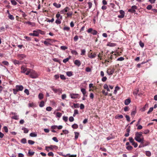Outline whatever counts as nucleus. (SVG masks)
Instances as JSON below:
<instances>
[{
  "label": "nucleus",
  "mask_w": 157,
  "mask_h": 157,
  "mask_svg": "<svg viewBox=\"0 0 157 157\" xmlns=\"http://www.w3.org/2000/svg\"><path fill=\"white\" fill-rule=\"evenodd\" d=\"M142 134L143 133L142 132H136L135 134V136L134 139L136 141L139 143H142V142L144 140V138L143 137L141 138L143 136Z\"/></svg>",
  "instance_id": "nucleus-1"
},
{
  "label": "nucleus",
  "mask_w": 157,
  "mask_h": 157,
  "mask_svg": "<svg viewBox=\"0 0 157 157\" xmlns=\"http://www.w3.org/2000/svg\"><path fill=\"white\" fill-rule=\"evenodd\" d=\"M38 77L37 73L33 70H32L31 73L29 75V77L33 78H36Z\"/></svg>",
  "instance_id": "nucleus-2"
},
{
  "label": "nucleus",
  "mask_w": 157,
  "mask_h": 157,
  "mask_svg": "<svg viewBox=\"0 0 157 157\" xmlns=\"http://www.w3.org/2000/svg\"><path fill=\"white\" fill-rule=\"evenodd\" d=\"M40 29H37L36 30H33V33H31L29 34V35L34 36H39V32L40 31Z\"/></svg>",
  "instance_id": "nucleus-3"
},
{
  "label": "nucleus",
  "mask_w": 157,
  "mask_h": 157,
  "mask_svg": "<svg viewBox=\"0 0 157 157\" xmlns=\"http://www.w3.org/2000/svg\"><path fill=\"white\" fill-rule=\"evenodd\" d=\"M87 32L89 33H91V34L94 35H97L98 33L96 30L93 29L92 28L89 29Z\"/></svg>",
  "instance_id": "nucleus-4"
},
{
  "label": "nucleus",
  "mask_w": 157,
  "mask_h": 157,
  "mask_svg": "<svg viewBox=\"0 0 157 157\" xmlns=\"http://www.w3.org/2000/svg\"><path fill=\"white\" fill-rule=\"evenodd\" d=\"M137 9V7L134 5L132 6L131 8L129 9L128 10V12L131 13H134L136 12V10Z\"/></svg>",
  "instance_id": "nucleus-5"
},
{
  "label": "nucleus",
  "mask_w": 157,
  "mask_h": 157,
  "mask_svg": "<svg viewBox=\"0 0 157 157\" xmlns=\"http://www.w3.org/2000/svg\"><path fill=\"white\" fill-rule=\"evenodd\" d=\"M46 148H49L50 150L52 151L53 149L57 150L58 149V147L55 145H50L49 146H46Z\"/></svg>",
  "instance_id": "nucleus-6"
},
{
  "label": "nucleus",
  "mask_w": 157,
  "mask_h": 157,
  "mask_svg": "<svg viewBox=\"0 0 157 157\" xmlns=\"http://www.w3.org/2000/svg\"><path fill=\"white\" fill-rule=\"evenodd\" d=\"M17 57L19 59L22 60L26 57V56L24 54H20L17 55Z\"/></svg>",
  "instance_id": "nucleus-7"
},
{
  "label": "nucleus",
  "mask_w": 157,
  "mask_h": 157,
  "mask_svg": "<svg viewBox=\"0 0 157 157\" xmlns=\"http://www.w3.org/2000/svg\"><path fill=\"white\" fill-rule=\"evenodd\" d=\"M119 13L121 15L118 16V17L119 18H122L124 17L125 15V13L122 10H121L119 11Z\"/></svg>",
  "instance_id": "nucleus-8"
},
{
  "label": "nucleus",
  "mask_w": 157,
  "mask_h": 157,
  "mask_svg": "<svg viewBox=\"0 0 157 157\" xmlns=\"http://www.w3.org/2000/svg\"><path fill=\"white\" fill-rule=\"evenodd\" d=\"M50 88L55 93H56L58 92H60V93H61L62 89H55L54 88L53 86H51Z\"/></svg>",
  "instance_id": "nucleus-9"
},
{
  "label": "nucleus",
  "mask_w": 157,
  "mask_h": 157,
  "mask_svg": "<svg viewBox=\"0 0 157 157\" xmlns=\"http://www.w3.org/2000/svg\"><path fill=\"white\" fill-rule=\"evenodd\" d=\"M79 95V94H78L71 93L70 94V97L72 99L77 98Z\"/></svg>",
  "instance_id": "nucleus-10"
},
{
  "label": "nucleus",
  "mask_w": 157,
  "mask_h": 157,
  "mask_svg": "<svg viewBox=\"0 0 157 157\" xmlns=\"http://www.w3.org/2000/svg\"><path fill=\"white\" fill-rule=\"evenodd\" d=\"M28 68L25 67L24 66H22L21 68V72L22 73H25L27 70Z\"/></svg>",
  "instance_id": "nucleus-11"
},
{
  "label": "nucleus",
  "mask_w": 157,
  "mask_h": 157,
  "mask_svg": "<svg viewBox=\"0 0 157 157\" xmlns=\"http://www.w3.org/2000/svg\"><path fill=\"white\" fill-rule=\"evenodd\" d=\"M70 10V8L67 7H66L63 10L60 11L61 13L64 14L66 12L69 11Z\"/></svg>",
  "instance_id": "nucleus-12"
},
{
  "label": "nucleus",
  "mask_w": 157,
  "mask_h": 157,
  "mask_svg": "<svg viewBox=\"0 0 157 157\" xmlns=\"http://www.w3.org/2000/svg\"><path fill=\"white\" fill-rule=\"evenodd\" d=\"M16 88L19 91H22L23 89V87L21 85H17L16 86Z\"/></svg>",
  "instance_id": "nucleus-13"
},
{
  "label": "nucleus",
  "mask_w": 157,
  "mask_h": 157,
  "mask_svg": "<svg viewBox=\"0 0 157 157\" xmlns=\"http://www.w3.org/2000/svg\"><path fill=\"white\" fill-rule=\"evenodd\" d=\"M130 130V126H128L126 129V132L127 133L124 134V136L125 137H128L129 135V132Z\"/></svg>",
  "instance_id": "nucleus-14"
},
{
  "label": "nucleus",
  "mask_w": 157,
  "mask_h": 157,
  "mask_svg": "<svg viewBox=\"0 0 157 157\" xmlns=\"http://www.w3.org/2000/svg\"><path fill=\"white\" fill-rule=\"evenodd\" d=\"M25 24H28L29 25H31L32 27H34L36 26V24L35 23L31 22L29 21L25 22Z\"/></svg>",
  "instance_id": "nucleus-15"
},
{
  "label": "nucleus",
  "mask_w": 157,
  "mask_h": 157,
  "mask_svg": "<svg viewBox=\"0 0 157 157\" xmlns=\"http://www.w3.org/2000/svg\"><path fill=\"white\" fill-rule=\"evenodd\" d=\"M148 107V104L146 103L145 105L140 109V110L142 112H144L146 110Z\"/></svg>",
  "instance_id": "nucleus-16"
},
{
  "label": "nucleus",
  "mask_w": 157,
  "mask_h": 157,
  "mask_svg": "<svg viewBox=\"0 0 157 157\" xmlns=\"http://www.w3.org/2000/svg\"><path fill=\"white\" fill-rule=\"evenodd\" d=\"M115 71V69L114 68H112L110 71H109L108 70L107 71V73L109 75H112Z\"/></svg>",
  "instance_id": "nucleus-17"
},
{
  "label": "nucleus",
  "mask_w": 157,
  "mask_h": 157,
  "mask_svg": "<svg viewBox=\"0 0 157 157\" xmlns=\"http://www.w3.org/2000/svg\"><path fill=\"white\" fill-rule=\"evenodd\" d=\"M74 64L78 67H79L81 64V62L78 59L75 60L74 62Z\"/></svg>",
  "instance_id": "nucleus-18"
},
{
  "label": "nucleus",
  "mask_w": 157,
  "mask_h": 157,
  "mask_svg": "<svg viewBox=\"0 0 157 157\" xmlns=\"http://www.w3.org/2000/svg\"><path fill=\"white\" fill-rule=\"evenodd\" d=\"M116 44L113 43H111L110 42H108L107 44V46L111 47H115L116 46Z\"/></svg>",
  "instance_id": "nucleus-19"
},
{
  "label": "nucleus",
  "mask_w": 157,
  "mask_h": 157,
  "mask_svg": "<svg viewBox=\"0 0 157 157\" xmlns=\"http://www.w3.org/2000/svg\"><path fill=\"white\" fill-rule=\"evenodd\" d=\"M131 102L130 99L128 98L125 99L124 101V104L125 105H128Z\"/></svg>",
  "instance_id": "nucleus-20"
},
{
  "label": "nucleus",
  "mask_w": 157,
  "mask_h": 157,
  "mask_svg": "<svg viewBox=\"0 0 157 157\" xmlns=\"http://www.w3.org/2000/svg\"><path fill=\"white\" fill-rule=\"evenodd\" d=\"M71 107L73 108H77L79 107V104L78 103H74L73 106H71Z\"/></svg>",
  "instance_id": "nucleus-21"
},
{
  "label": "nucleus",
  "mask_w": 157,
  "mask_h": 157,
  "mask_svg": "<svg viewBox=\"0 0 157 157\" xmlns=\"http://www.w3.org/2000/svg\"><path fill=\"white\" fill-rule=\"evenodd\" d=\"M42 43H44L45 45L48 46L49 45H51V44L49 42V41H48L47 40H45L44 41H41Z\"/></svg>",
  "instance_id": "nucleus-22"
},
{
  "label": "nucleus",
  "mask_w": 157,
  "mask_h": 157,
  "mask_svg": "<svg viewBox=\"0 0 157 157\" xmlns=\"http://www.w3.org/2000/svg\"><path fill=\"white\" fill-rule=\"evenodd\" d=\"M29 136L32 137H36L37 136V134L36 132H32L29 134Z\"/></svg>",
  "instance_id": "nucleus-23"
},
{
  "label": "nucleus",
  "mask_w": 157,
  "mask_h": 157,
  "mask_svg": "<svg viewBox=\"0 0 157 157\" xmlns=\"http://www.w3.org/2000/svg\"><path fill=\"white\" fill-rule=\"evenodd\" d=\"M96 54L95 53H94L93 54L91 53L90 55H89L88 57L90 59H93L96 57Z\"/></svg>",
  "instance_id": "nucleus-24"
},
{
  "label": "nucleus",
  "mask_w": 157,
  "mask_h": 157,
  "mask_svg": "<svg viewBox=\"0 0 157 157\" xmlns=\"http://www.w3.org/2000/svg\"><path fill=\"white\" fill-rule=\"evenodd\" d=\"M32 70V69L30 68H28L27 70L26 71L25 73V74L26 75H29H29L31 73Z\"/></svg>",
  "instance_id": "nucleus-25"
},
{
  "label": "nucleus",
  "mask_w": 157,
  "mask_h": 157,
  "mask_svg": "<svg viewBox=\"0 0 157 157\" xmlns=\"http://www.w3.org/2000/svg\"><path fill=\"white\" fill-rule=\"evenodd\" d=\"M21 129L24 131V133H27L29 132V129L25 127H23Z\"/></svg>",
  "instance_id": "nucleus-26"
},
{
  "label": "nucleus",
  "mask_w": 157,
  "mask_h": 157,
  "mask_svg": "<svg viewBox=\"0 0 157 157\" xmlns=\"http://www.w3.org/2000/svg\"><path fill=\"white\" fill-rule=\"evenodd\" d=\"M120 89V88L118 86L115 87V90L114 91V94H116L117 92V91L118 90Z\"/></svg>",
  "instance_id": "nucleus-27"
},
{
  "label": "nucleus",
  "mask_w": 157,
  "mask_h": 157,
  "mask_svg": "<svg viewBox=\"0 0 157 157\" xmlns=\"http://www.w3.org/2000/svg\"><path fill=\"white\" fill-rule=\"evenodd\" d=\"M53 6L57 8H59L60 7L61 5L59 4H57V3L55 2L53 3Z\"/></svg>",
  "instance_id": "nucleus-28"
},
{
  "label": "nucleus",
  "mask_w": 157,
  "mask_h": 157,
  "mask_svg": "<svg viewBox=\"0 0 157 157\" xmlns=\"http://www.w3.org/2000/svg\"><path fill=\"white\" fill-rule=\"evenodd\" d=\"M13 63L15 65L17 64L19 65L20 64L19 61L16 59L13 60Z\"/></svg>",
  "instance_id": "nucleus-29"
},
{
  "label": "nucleus",
  "mask_w": 157,
  "mask_h": 157,
  "mask_svg": "<svg viewBox=\"0 0 157 157\" xmlns=\"http://www.w3.org/2000/svg\"><path fill=\"white\" fill-rule=\"evenodd\" d=\"M103 87L105 89L107 90V91H110V90L108 86L106 84H105L103 86Z\"/></svg>",
  "instance_id": "nucleus-30"
},
{
  "label": "nucleus",
  "mask_w": 157,
  "mask_h": 157,
  "mask_svg": "<svg viewBox=\"0 0 157 157\" xmlns=\"http://www.w3.org/2000/svg\"><path fill=\"white\" fill-rule=\"evenodd\" d=\"M75 135V140H77L78 137L79 133L78 132H74Z\"/></svg>",
  "instance_id": "nucleus-31"
},
{
  "label": "nucleus",
  "mask_w": 157,
  "mask_h": 157,
  "mask_svg": "<svg viewBox=\"0 0 157 157\" xmlns=\"http://www.w3.org/2000/svg\"><path fill=\"white\" fill-rule=\"evenodd\" d=\"M44 97V95L42 93H40L38 95V98L40 100L42 99Z\"/></svg>",
  "instance_id": "nucleus-32"
},
{
  "label": "nucleus",
  "mask_w": 157,
  "mask_h": 157,
  "mask_svg": "<svg viewBox=\"0 0 157 157\" xmlns=\"http://www.w3.org/2000/svg\"><path fill=\"white\" fill-rule=\"evenodd\" d=\"M11 119L15 120H17L19 119V116L16 115L11 117Z\"/></svg>",
  "instance_id": "nucleus-33"
},
{
  "label": "nucleus",
  "mask_w": 157,
  "mask_h": 157,
  "mask_svg": "<svg viewBox=\"0 0 157 157\" xmlns=\"http://www.w3.org/2000/svg\"><path fill=\"white\" fill-rule=\"evenodd\" d=\"M71 56H69L67 58L65 59H64L63 60V61L64 63H66L67 62L69 59H70Z\"/></svg>",
  "instance_id": "nucleus-34"
},
{
  "label": "nucleus",
  "mask_w": 157,
  "mask_h": 157,
  "mask_svg": "<svg viewBox=\"0 0 157 157\" xmlns=\"http://www.w3.org/2000/svg\"><path fill=\"white\" fill-rule=\"evenodd\" d=\"M81 91L83 95H84L86 94V90L85 89L83 88H82L81 89Z\"/></svg>",
  "instance_id": "nucleus-35"
},
{
  "label": "nucleus",
  "mask_w": 157,
  "mask_h": 157,
  "mask_svg": "<svg viewBox=\"0 0 157 157\" xmlns=\"http://www.w3.org/2000/svg\"><path fill=\"white\" fill-rule=\"evenodd\" d=\"M35 153L34 151H31V150H29L28 151V154H29V156H31L33 155Z\"/></svg>",
  "instance_id": "nucleus-36"
},
{
  "label": "nucleus",
  "mask_w": 157,
  "mask_h": 157,
  "mask_svg": "<svg viewBox=\"0 0 157 157\" xmlns=\"http://www.w3.org/2000/svg\"><path fill=\"white\" fill-rule=\"evenodd\" d=\"M81 53H80V55L82 56L84 55L86 52L85 49H81Z\"/></svg>",
  "instance_id": "nucleus-37"
},
{
  "label": "nucleus",
  "mask_w": 157,
  "mask_h": 157,
  "mask_svg": "<svg viewBox=\"0 0 157 157\" xmlns=\"http://www.w3.org/2000/svg\"><path fill=\"white\" fill-rule=\"evenodd\" d=\"M71 127L73 129H77L78 127V125L76 124H74L72 125Z\"/></svg>",
  "instance_id": "nucleus-38"
},
{
  "label": "nucleus",
  "mask_w": 157,
  "mask_h": 157,
  "mask_svg": "<svg viewBox=\"0 0 157 157\" xmlns=\"http://www.w3.org/2000/svg\"><path fill=\"white\" fill-rule=\"evenodd\" d=\"M66 74L69 77H71L73 75L72 72L71 71H67L66 72Z\"/></svg>",
  "instance_id": "nucleus-39"
},
{
  "label": "nucleus",
  "mask_w": 157,
  "mask_h": 157,
  "mask_svg": "<svg viewBox=\"0 0 157 157\" xmlns=\"http://www.w3.org/2000/svg\"><path fill=\"white\" fill-rule=\"evenodd\" d=\"M56 17L57 18H60L61 19H62L63 17L61 15H60V14L59 13H57L56 15Z\"/></svg>",
  "instance_id": "nucleus-40"
},
{
  "label": "nucleus",
  "mask_w": 157,
  "mask_h": 157,
  "mask_svg": "<svg viewBox=\"0 0 157 157\" xmlns=\"http://www.w3.org/2000/svg\"><path fill=\"white\" fill-rule=\"evenodd\" d=\"M61 20L60 18H57V19L55 21V22L57 24H59L61 23Z\"/></svg>",
  "instance_id": "nucleus-41"
},
{
  "label": "nucleus",
  "mask_w": 157,
  "mask_h": 157,
  "mask_svg": "<svg viewBox=\"0 0 157 157\" xmlns=\"http://www.w3.org/2000/svg\"><path fill=\"white\" fill-rule=\"evenodd\" d=\"M21 142L23 144H25L27 143V140L25 138H24L21 140Z\"/></svg>",
  "instance_id": "nucleus-42"
},
{
  "label": "nucleus",
  "mask_w": 157,
  "mask_h": 157,
  "mask_svg": "<svg viewBox=\"0 0 157 157\" xmlns=\"http://www.w3.org/2000/svg\"><path fill=\"white\" fill-rule=\"evenodd\" d=\"M71 53L73 55H77L78 54V53L75 50H71Z\"/></svg>",
  "instance_id": "nucleus-43"
},
{
  "label": "nucleus",
  "mask_w": 157,
  "mask_h": 157,
  "mask_svg": "<svg viewBox=\"0 0 157 157\" xmlns=\"http://www.w3.org/2000/svg\"><path fill=\"white\" fill-rule=\"evenodd\" d=\"M44 101H41L39 104V106L40 107H44Z\"/></svg>",
  "instance_id": "nucleus-44"
},
{
  "label": "nucleus",
  "mask_w": 157,
  "mask_h": 157,
  "mask_svg": "<svg viewBox=\"0 0 157 157\" xmlns=\"http://www.w3.org/2000/svg\"><path fill=\"white\" fill-rule=\"evenodd\" d=\"M146 155L147 156L150 157L151 155V153L149 151H146Z\"/></svg>",
  "instance_id": "nucleus-45"
},
{
  "label": "nucleus",
  "mask_w": 157,
  "mask_h": 157,
  "mask_svg": "<svg viewBox=\"0 0 157 157\" xmlns=\"http://www.w3.org/2000/svg\"><path fill=\"white\" fill-rule=\"evenodd\" d=\"M57 153L58 154H59V155H62V156H63L64 157H66V156L67 155H70V154H67V155H65L64 154H63V153L62 152H57Z\"/></svg>",
  "instance_id": "nucleus-46"
},
{
  "label": "nucleus",
  "mask_w": 157,
  "mask_h": 157,
  "mask_svg": "<svg viewBox=\"0 0 157 157\" xmlns=\"http://www.w3.org/2000/svg\"><path fill=\"white\" fill-rule=\"evenodd\" d=\"M123 117V116L122 115H120L115 117V118L116 119L118 118L122 119Z\"/></svg>",
  "instance_id": "nucleus-47"
},
{
  "label": "nucleus",
  "mask_w": 157,
  "mask_h": 157,
  "mask_svg": "<svg viewBox=\"0 0 157 157\" xmlns=\"http://www.w3.org/2000/svg\"><path fill=\"white\" fill-rule=\"evenodd\" d=\"M63 30H66L67 32H68L70 31V28L67 26H64L63 28Z\"/></svg>",
  "instance_id": "nucleus-48"
},
{
  "label": "nucleus",
  "mask_w": 157,
  "mask_h": 157,
  "mask_svg": "<svg viewBox=\"0 0 157 157\" xmlns=\"http://www.w3.org/2000/svg\"><path fill=\"white\" fill-rule=\"evenodd\" d=\"M62 114L60 112H57L56 114V117H60L62 116Z\"/></svg>",
  "instance_id": "nucleus-49"
},
{
  "label": "nucleus",
  "mask_w": 157,
  "mask_h": 157,
  "mask_svg": "<svg viewBox=\"0 0 157 157\" xmlns=\"http://www.w3.org/2000/svg\"><path fill=\"white\" fill-rule=\"evenodd\" d=\"M132 147L130 145L128 146L127 147H126V149L128 151L131 150L132 149Z\"/></svg>",
  "instance_id": "nucleus-50"
},
{
  "label": "nucleus",
  "mask_w": 157,
  "mask_h": 157,
  "mask_svg": "<svg viewBox=\"0 0 157 157\" xmlns=\"http://www.w3.org/2000/svg\"><path fill=\"white\" fill-rule=\"evenodd\" d=\"M11 2L12 4L14 6L16 5L17 4V2L15 0H11Z\"/></svg>",
  "instance_id": "nucleus-51"
},
{
  "label": "nucleus",
  "mask_w": 157,
  "mask_h": 157,
  "mask_svg": "<svg viewBox=\"0 0 157 157\" xmlns=\"http://www.w3.org/2000/svg\"><path fill=\"white\" fill-rule=\"evenodd\" d=\"M136 113V109L133 110L131 113V115L132 116H134Z\"/></svg>",
  "instance_id": "nucleus-52"
},
{
  "label": "nucleus",
  "mask_w": 157,
  "mask_h": 157,
  "mask_svg": "<svg viewBox=\"0 0 157 157\" xmlns=\"http://www.w3.org/2000/svg\"><path fill=\"white\" fill-rule=\"evenodd\" d=\"M28 143L30 144L33 145L35 143V142L31 140H28Z\"/></svg>",
  "instance_id": "nucleus-53"
},
{
  "label": "nucleus",
  "mask_w": 157,
  "mask_h": 157,
  "mask_svg": "<svg viewBox=\"0 0 157 157\" xmlns=\"http://www.w3.org/2000/svg\"><path fill=\"white\" fill-rule=\"evenodd\" d=\"M2 63L4 65L6 66H8L9 65V62L6 61H4L2 62Z\"/></svg>",
  "instance_id": "nucleus-54"
},
{
  "label": "nucleus",
  "mask_w": 157,
  "mask_h": 157,
  "mask_svg": "<svg viewBox=\"0 0 157 157\" xmlns=\"http://www.w3.org/2000/svg\"><path fill=\"white\" fill-rule=\"evenodd\" d=\"M153 110V107H152L150 108L149 110L147 112V114H150L151 112Z\"/></svg>",
  "instance_id": "nucleus-55"
},
{
  "label": "nucleus",
  "mask_w": 157,
  "mask_h": 157,
  "mask_svg": "<svg viewBox=\"0 0 157 157\" xmlns=\"http://www.w3.org/2000/svg\"><path fill=\"white\" fill-rule=\"evenodd\" d=\"M147 145L148 144H144L142 142V143H141V144L139 145V148H141L147 146Z\"/></svg>",
  "instance_id": "nucleus-56"
},
{
  "label": "nucleus",
  "mask_w": 157,
  "mask_h": 157,
  "mask_svg": "<svg viewBox=\"0 0 157 157\" xmlns=\"http://www.w3.org/2000/svg\"><path fill=\"white\" fill-rule=\"evenodd\" d=\"M67 48V47L65 46H62L60 47V49L63 50H65Z\"/></svg>",
  "instance_id": "nucleus-57"
},
{
  "label": "nucleus",
  "mask_w": 157,
  "mask_h": 157,
  "mask_svg": "<svg viewBox=\"0 0 157 157\" xmlns=\"http://www.w3.org/2000/svg\"><path fill=\"white\" fill-rule=\"evenodd\" d=\"M8 17L11 20H13L14 19V18L13 15L10 14L8 15Z\"/></svg>",
  "instance_id": "nucleus-58"
},
{
  "label": "nucleus",
  "mask_w": 157,
  "mask_h": 157,
  "mask_svg": "<svg viewBox=\"0 0 157 157\" xmlns=\"http://www.w3.org/2000/svg\"><path fill=\"white\" fill-rule=\"evenodd\" d=\"M139 44L140 46L142 48H143L144 46V43L141 41H140Z\"/></svg>",
  "instance_id": "nucleus-59"
},
{
  "label": "nucleus",
  "mask_w": 157,
  "mask_h": 157,
  "mask_svg": "<svg viewBox=\"0 0 157 157\" xmlns=\"http://www.w3.org/2000/svg\"><path fill=\"white\" fill-rule=\"evenodd\" d=\"M63 119L65 122H67L68 121V117L66 116H64L63 117Z\"/></svg>",
  "instance_id": "nucleus-60"
},
{
  "label": "nucleus",
  "mask_w": 157,
  "mask_h": 157,
  "mask_svg": "<svg viewBox=\"0 0 157 157\" xmlns=\"http://www.w3.org/2000/svg\"><path fill=\"white\" fill-rule=\"evenodd\" d=\"M129 140L130 142L132 143V144L134 142V140L132 137H129Z\"/></svg>",
  "instance_id": "nucleus-61"
},
{
  "label": "nucleus",
  "mask_w": 157,
  "mask_h": 157,
  "mask_svg": "<svg viewBox=\"0 0 157 157\" xmlns=\"http://www.w3.org/2000/svg\"><path fill=\"white\" fill-rule=\"evenodd\" d=\"M124 57H120L118 58L117 59V60L119 61H122L124 60Z\"/></svg>",
  "instance_id": "nucleus-62"
},
{
  "label": "nucleus",
  "mask_w": 157,
  "mask_h": 157,
  "mask_svg": "<svg viewBox=\"0 0 157 157\" xmlns=\"http://www.w3.org/2000/svg\"><path fill=\"white\" fill-rule=\"evenodd\" d=\"M63 132L65 134H67L69 133V131L67 130H63Z\"/></svg>",
  "instance_id": "nucleus-63"
},
{
  "label": "nucleus",
  "mask_w": 157,
  "mask_h": 157,
  "mask_svg": "<svg viewBox=\"0 0 157 157\" xmlns=\"http://www.w3.org/2000/svg\"><path fill=\"white\" fill-rule=\"evenodd\" d=\"M13 93L14 94H17V92L18 91L16 89H13Z\"/></svg>",
  "instance_id": "nucleus-64"
}]
</instances>
